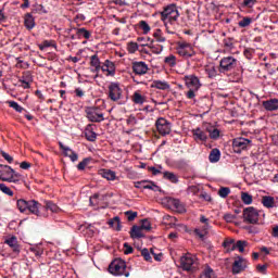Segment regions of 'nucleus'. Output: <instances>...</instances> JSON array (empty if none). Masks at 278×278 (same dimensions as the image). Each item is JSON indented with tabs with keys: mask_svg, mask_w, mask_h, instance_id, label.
Wrapping results in <instances>:
<instances>
[{
	"mask_svg": "<svg viewBox=\"0 0 278 278\" xmlns=\"http://www.w3.org/2000/svg\"><path fill=\"white\" fill-rule=\"evenodd\" d=\"M180 266L182 270L194 273L199 269V258L194 254L187 253L180 257Z\"/></svg>",
	"mask_w": 278,
	"mask_h": 278,
	"instance_id": "3",
	"label": "nucleus"
},
{
	"mask_svg": "<svg viewBox=\"0 0 278 278\" xmlns=\"http://www.w3.org/2000/svg\"><path fill=\"white\" fill-rule=\"evenodd\" d=\"M130 238H144V233H142V228L138 226H132L130 230Z\"/></svg>",
	"mask_w": 278,
	"mask_h": 278,
	"instance_id": "34",
	"label": "nucleus"
},
{
	"mask_svg": "<svg viewBox=\"0 0 278 278\" xmlns=\"http://www.w3.org/2000/svg\"><path fill=\"white\" fill-rule=\"evenodd\" d=\"M147 101V98L142 94H140V91H135L132 94V102L136 103V105H142Z\"/></svg>",
	"mask_w": 278,
	"mask_h": 278,
	"instance_id": "30",
	"label": "nucleus"
},
{
	"mask_svg": "<svg viewBox=\"0 0 278 278\" xmlns=\"http://www.w3.org/2000/svg\"><path fill=\"white\" fill-rule=\"evenodd\" d=\"M126 123L129 127H134L138 124V119H136V116L130 115L127 117Z\"/></svg>",
	"mask_w": 278,
	"mask_h": 278,
	"instance_id": "55",
	"label": "nucleus"
},
{
	"mask_svg": "<svg viewBox=\"0 0 278 278\" xmlns=\"http://www.w3.org/2000/svg\"><path fill=\"white\" fill-rule=\"evenodd\" d=\"M11 173L13 169L9 165H0V179L2 181H8Z\"/></svg>",
	"mask_w": 278,
	"mask_h": 278,
	"instance_id": "23",
	"label": "nucleus"
},
{
	"mask_svg": "<svg viewBox=\"0 0 278 278\" xmlns=\"http://www.w3.org/2000/svg\"><path fill=\"white\" fill-rule=\"evenodd\" d=\"M243 218L245 223L250 225H257L260 222V213L253 206H250L243 211Z\"/></svg>",
	"mask_w": 278,
	"mask_h": 278,
	"instance_id": "8",
	"label": "nucleus"
},
{
	"mask_svg": "<svg viewBox=\"0 0 278 278\" xmlns=\"http://www.w3.org/2000/svg\"><path fill=\"white\" fill-rule=\"evenodd\" d=\"M262 204L264 205V207L273 208L275 207V198L270 195H264L262 198Z\"/></svg>",
	"mask_w": 278,
	"mask_h": 278,
	"instance_id": "27",
	"label": "nucleus"
},
{
	"mask_svg": "<svg viewBox=\"0 0 278 278\" xmlns=\"http://www.w3.org/2000/svg\"><path fill=\"white\" fill-rule=\"evenodd\" d=\"M76 35L78 38H85L86 40H90V33L86 28H77Z\"/></svg>",
	"mask_w": 278,
	"mask_h": 278,
	"instance_id": "35",
	"label": "nucleus"
},
{
	"mask_svg": "<svg viewBox=\"0 0 278 278\" xmlns=\"http://www.w3.org/2000/svg\"><path fill=\"white\" fill-rule=\"evenodd\" d=\"M197 92H199V90L189 89L187 92H185V96L187 97V99L194 101V99H197Z\"/></svg>",
	"mask_w": 278,
	"mask_h": 278,
	"instance_id": "50",
	"label": "nucleus"
},
{
	"mask_svg": "<svg viewBox=\"0 0 278 278\" xmlns=\"http://www.w3.org/2000/svg\"><path fill=\"white\" fill-rule=\"evenodd\" d=\"M249 147H251V140L247 138L239 137L232 140V149L235 153H242V151H245Z\"/></svg>",
	"mask_w": 278,
	"mask_h": 278,
	"instance_id": "9",
	"label": "nucleus"
},
{
	"mask_svg": "<svg viewBox=\"0 0 278 278\" xmlns=\"http://www.w3.org/2000/svg\"><path fill=\"white\" fill-rule=\"evenodd\" d=\"M59 147L63 151L64 156L70 157L71 162H77L79 160V155L70 147L64 146L62 142H59Z\"/></svg>",
	"mask_w": 278,
	"mask_h": 278,
	"instance_id": "17",
	"label": "nucleus"
},
{
	"mask_svg": "<svg viewBox=\"0 0 278 278\" xmlns=\"http://www.w3.org/2000/svg\"><path fill=\"white\" fill-rule=\"evenodd\" d=\"M193 140L195 142H206L207 141V132L203 131L201 128H195L192 130Z\"/></svg>",
	"mask_w": 278,
	"mask_h": 278,
	"instance_id": "19",
	"label": "nucleus"
},
{
	"mask_svg": "<svg viewBox=\"0 0 278 278\" xmlns=\"http://www.w3.org/2000/svg\"><path fill=\"white\" fill-rule=\"evenodd\" d=\"M263 106L267 110V112H275L278 110V99L264 101Z\"/></svg>",
	"mask_w": 278,
	"mask_h": 278,
	"instance_id": "22",
	"label": "nucleus"
},
{
	"mask_svg": "<svg viewBox=\"0 0 278 278\" xmlns=\"http://www.w3.org/2000/svg\"><path fill=\"white\" fill-rule=\"evenodd\" d=\"M125 214L129 222L136 220V218L138 217V212L127 211V212H125Z\"/></svg>",
	"mask_w": 278,
	"mask_h": 278,
	"instance_id": "56",
	"label": "nucleus"
},
{
	"mask_svg": "<svg viewBox=\"0 0 278 278\" xmlns=\"http://www.w3.org/2000/svg\"><path fill=\"white\" fill-rule=\"evenodd\" d=\"M17 210L23 214L25 212H30V214H34L35 216H40V203L36 200H25L20 199L16 202Z\"/></svg>",
	"mask_w": 278,
	"mask_h": 278,
	"instance_id": "1",
	"label": "nucleus"
},
{
	"mask_svg": "<svg viewBox=\"0 0 278 278\" xmlns=\"http://www.w3.org/2000/svg\"><path fill=\"white\" fill-rule=\"evenodd\" d=\"M223 247L226 248L227 251H236V240L226 239L223 243Z\"/></svg>",
	"mask_w": 278,
	"mask_h": 278,
	"instance_id": "36",
	"label": "nucleus"
},
{
	"mask_svg": "<svg viewBox=\"0 0 278 278\" xmlns=\"http://www.w3.org/2000/svg\"><path fill=\"white\" fill-rule=\"evenodd\" d=\"M139 27L142 29L143 34L147 35L149 31H151V26L146 21L139 22Z\"/></svg>",
	"mask_w": 278,
	"mask_h": 278,
	"instance_id": "47",
	"label": "nucleus"
},
{
	"mask_svg": "<svg viewBox=\"0 0 278 278\" xmlns=\"http://www.w3.org/2000/svg\"><path fill=\"white\" fill-rule=\"evenodd\" d=\"M204 73L207 75L208 79H214L218 76V71L214 63H208L204 66Z\"/></svg>",
	"mask_w": 278,
	"mask_h": 278,
	"instance_id": "20",
	"label": "nucleus"
},
{
	"mask_svg": "<svg viewBox=\"0 0 278 278\" xmlns=\"http://www.w3.org/2000/svg\"><path fill=\"white\" fill-rule=\"evenodd\" d=\"M224 220H226V223H233V220H236V215L227 213L224 215Z\"/></svg>",
	"mask_w": 278,
	"mask_h": 278,
	"instance_id": "59",
	"label": "nucleus"
},
{
	"mask_svg": "<svg viewBox=\"0 0 278 278\" xmlns=\"http://www.w3.org/2000/svg\"><path fill=\"white\" fill-rule=\"evenodd\" d=\"M24 25L26 29H34V27H36V21L34 20V15H31L30 13H27L24 16Z\"/></svg>",
	"mask_w": 278,
	"mask_h": 278,
	"instance_id": "25",
	"label": "nucleus"
},
{
	"mask_svg": "<svg viewBox=\"0 0 278 278\" xmlns=\"http://www.w3.org/2000/svg\"><path fill=\"white\" fill-rule=\"evenodd\" d=\"M163 177L164 179H167V181H170L172 184L179 182V177L173 172H164Z\"/></svg>",
	"mask_w": 278,
	"mask_h": 278,
	"instance_id": "32",
	"label": "nucleus"
},
{
	"mask_svg": "<svg viewBox=\"0 0 278 278\" xmlns=\"http://www.w3.org/2000/svg\"><path fill=\"white\" fill-rule=\"evenodd\" d=\"M249 247V242L244 240H239L235 243V249H238L239 253H244V249Z\"/></svg>",
	"mask_w": 278,
	"mask_h": 278,
	"instance_id": "39",
	"label": "nucleus"
},
{
	"mask_svg": "<svg viewBox=\"0 0 278 278\" xmlns=\"http://www.w3.org/2000/svg\"><path fill=\"white\" fill-rule=\"evenodd\" d=\"M140 228L144 231H151V222L148 219H142Z\"/></svg>",
	"mask_w": 278,
	"mask_h": 278,
	"instance_id": "54",
	"label": "nucleus"
},
{
	"mask_svg": "<svg viewBox=\"0 0 278 278\" xmlns=\"http://www.w3.org/2000/svg\"><path fill=\"white\" fill-rule=\"evenodd\" d=\"M141 255L146 262H151V252H149V249H143Z\"/></svg>",
	"mask_w": 278,
	"mask_h": 278,
	"instance_id": "57",
	"label": "nucleus"
},
{
	"mask_svg": "<svg viewBox=\"0 0 278 278\" xmlns=\"http://www.w3.org/2000/svg\"><path fill=\"white\" fill-rule=\"evenodd\" d=\"M102 177L108 181H116V179H118V177H116V172L111 169H103Z\"/></svg>",
	"mask_w": 278,
	"mask_h": 278,
	"instance_id": "26",
	"label": "nucleus"
},
{
	"mask_svg": "<svg viewBox=\"0 0 278 278\" xmlns=\"http://www.w3.org/2000/svg\"><path fill=\"white\" fill-rule=\"evenodd\" d=\"M102 73H105L106 77H114L116 75V65L110 60H105L100 66Z\"/></svg>",
	"mask_w": 278,
	"mask_h": 278,
	"instance_id": "15",
	"label": "nucleus"
},
{
	"mask_svg": "<svg viewBox=\"0 0 278 278\" xmlns=\"http://www.w3.org/2000/svg\"><path fill=\"white\" fill-rule=\"evenodd\" d=\"M7 181L10 184H16V181H21V176L13 169V173L10 174V176L7 178Z\"/></svg>",
	"mask_w": 278,
	"mask_h": 278,
	"instance_id": "42",
	"label": "nucleus"
},
{
	"mask_svg": "<svg viewBox=\"0 0 278 278\" xmlns=\"http://www.w3.org/2000/svg\"><path fill=\"white\" fill-rule=\"evenodd\" d=\"M90 65L93 66L96 71H101V61L99 60V56L97 54L90 58Z\"/></svg>",
	"mask_w": 278,
	"mask_h": 278,
	"instance_id": "37",
	"label": "nucleus"
},
{
	"mask_svg": "<svg viewBox=\"0 0 278 278\" xmlns=\"http://www.w3.org/2000/svg\"><path fill=\"white\" fill-rule=\"evenodd\" d=\"M46 210H49L50 212L58 214L60 212V207L55 205L53 202H47L46 203Z\"/></svg>",
	"mask_w": 278,
	"mask_h": 278,
	"instance_id": "44",
	"label": "nucleus"
},
{
	"mask_svg": "<svg viewBox=\"0 0 278 278\" xmlns=\"http://www.w3.org/2000/svg\"><path fill=\"white\" fill-rule=\"evenodd\" d=\"M176 52L180 58H185V60H188L190 58H194L197 55V52H194V48L190 42L187 41H178L176 43Z\"/></svg>",
	"mask_w": 278,
	"mask_h": 278,
	"instance_id": "5",
	"label": "nucleus"
},
{
	"mask_svg": "<svg viewBox=\"0 0 278 278\" xmlns=\"http://www.w3.org/2000/svg\"><path fill=\"white\" fill-rule=\"evenodd\" d=\"M121 97H123L121 85H118V83H111L109 85V98L111 101H121Z\"/></svg>",
	"mask_w": 278,
	"mask_h": 278,
	"instance_id": "10",
	"label": "nucleus"
},
{
	"mask_svg": "<svg viewBox=\"0 0 278 278\" xmlns=\"http://www.w3.org/2000/svg\"><path fill=\"white\" fill-rule=\"evenodd\" d=\"M230 193H231V189H229L228 187H222V188L218 190V195H219L222 199H227V197H229Z\"/></svg>",
	"mask_w": 278,
	"mask_h": 278,
	"instance_id": "43",
	"label": "nucleus"
},
{
	"mask_svg": "<svg viewBox=\"0 0 278 278\" xmlns=\"http://www.w3.org/2000/svg\"><path fill=\"white\" fill-rule=\"evenodd\" d=\"M90 205H99V194H93L91 198H90Z\"/></svg>",
	"mask_w": 278,
	"mask_h": 278,
	"instance_id": "63",
	"label": "nucleus"
},
{
	"mask_svg": "<svg viewBox=\"0 0 278 278\" xmlns=\"http://www.w3.org/2000/svg\"><path fill=\"white\" fill-rule=\"evenodd\" d=\"M241 201H242V203H244V205H251V203H253V195H251L247 192H242Z\"/></svg>",
	"mask_w": 278,
	"mask_h": 278,
	"instance_id": "41",
	"label": "nucleus"
},
{
	"mask_svg": "<svg viewBox=\"0 0 278 278\" xmlns=\"http://www.w3.org/2000/svg\"><path fill=\"white\" fill-rule=\"evenodd\" d=\"M1 155H2V157H4L7 160V162H9V164H12V162H14V157H12L5 151H1Z\"/></svg>",
	"mask_w": 278,
	"mask_h": 278,
	"instance_id": "61",
	"label": "nucleus"
},
{
	"mask_svg": "<svg viewBox=\"0 0 278 278\" xmlns=\"http://www.w3.org/2000/svg\"><path fill=\"white\" fill-rule=\"evenodd\" d=\"M220 136V131L218 129L214 128L213 130L210 131V137L216 140Z\"/></svg>",
	"mask_w": 278,
	"mask_h": 278,
	"instance_id": "64",
	"label": "nucleus"
},
{
	"mask_svg": "<svg viewBox=\"0 0 278 278\" xmlns=\"http://www.w3.org/2000/svg\"><path fill=\"white\" fill-rule=\"evenodd\" d=\"M4 244H8L13 253H21V245L18 244V239L16 237L12 236L7 238Z\"/></svg>",
	"mask_w": 278,
	"mask_h": 278,
	"instance_id": "18",
	"label": "nucleus"
},
{
	"mask_svg": "<svg viewBox=\"0 0 278 278\" xmlns=\"http://www.w3.org/2000/svg\"><path fill=\"white\" fill-rule=\"evenodd\" d=\"M156 130L159 131V134H161V136H168V134H170V123L163 117H160L156 122Z\"/></svg>",
	"mask_w": 278,
	"mask_h": 278,
	"instance_id": "13",
	"label": "nucleus"
},
{
	"mask_svg": "<svg viewBox=\"0 0 278 278\" xmlns=\"http://www.w3.org/2000/svg\"><path fill=\"white\" fill-rule=\"evenodd\" d=\"M131 68L135 75H147L149 73V65L143 61L132 62Z\"/></svg>",
	"mask_w": 278,
	"mask_h": 278,
	"instance_id": "16",
	"label": "nucleus"
},
{
	"mask_svg": "<svg viewBox=\"0 0 278 278\" xmlns=\"http://www.w3.org/2000/svg\"><path fill=\"white\" fill-rule=\"evenodd\" d=\"M177 18H179V11L175 4L168 5L161 12V21H163L165 27H168V23L169 25L177 23Z\"/></svg>",
	"mask_w": 278,
	"mask_h": 278,
	"instance_id": "2",
	"label": "nucleus"
},
{
	"mask_svg": "<svg viewBox=\"0 0 278 278\" xmlns=\"http://www.w3.org/2000/svg\"><path fill=\"white\" fill-rule=\"evenodd\" d=\"M238 66V59L233 56H224L219 61V71L222 73H229V71H233Z\"/></svg>",
	"mask_w": 278,
	"mask_h": 278,
	"instance_id": "6",
	"label": "nucleus"
},
{
	"mask_svg": "<svg viewBox=\"0 0 278 278\" xmlns=\"http://www.w3.org/2000/svg\"><path fill=\"white\" fill-rule=\"evenodd\" d=\"M86 115L90 123H103V121H105L103 112H101L99 108H88Z\"/></svg>",
	"mask_w": 278,
	"mask_h": 278,
	"instance_id": "7",
	"label": "nucleus"
},
{
	"mask_svg": "<svg viewBox=\"0 0 278 278\" xmlns=\"http://www.w3.org/2000/svg\"><path fill=\"white\" fill-rule=\"evenodd\" d=\"M153 38H155L156 42H166V37H164L162 29L154 30Z\"/></svg>",
	"mask_w": 278,
	"mask_h": 278,
	"instance_id": "40",
	"label": "nucleus"
},
{
	"mask_svg": "<svg viewBox=\"0 0 278 278\" xmlns=\"http://www.w3.org/2000/svg\"><path fill=\"white\" fill-rule=\"evenodd\" d=\"M151 88H156L157 90H170V85L165 80H153Z\"/></svg>",
	"mask_w": 278,
	"mask_h": 278,
	"instance_id": "24",
	"label": "nucleus"
},
{
	"mask_svg": "<svg viewBox=\"0 0 278 278\" xmlns=\"http://www.w3.org/2000/svg\"><path fill=\"white\" fill-rule=\"evenodd\" d=\"M164 62L166 66H169L170 68H175V66H177V56L175 54H169L165 56Z\"/></svg>",
	"mask_w": 278,
	"mask_h": 278,
	"instance_id": "28",
	"label": "nucleus"
},
{
	"mask_svg": "<svg viewBox=\"0 0 278 278\" xmlns=\"http://www.w3.org/2000/svg\"><path fill=\"white\" fill-rule=\"evenodd\" d=\"M31 253H34V255H36V257H40V255H42L43 251L40 248H30Z\"/></svg>",
	"mask_w": 278,
	"mask_h": 278,
	"instance_id": "60",
	"label": "nucleus"
},
{
	"mask_svg": "<svg viewBox=\"0 0 278 278\" xmlns=\"http://www.w3.org/2000/svg\"><path fill=\"white\" fill-rule=\"evenodd\" d=\"M90 164V159H84L80 163H78V170H86V167Z\"/></svg>",
	"mask_w": 278,
	"mask_h": 278,
	"instance_id": "52",
	"label": "nucleus"
},
{
	"mask_svg": "<svg viewBox=\"0 0 278 278\" xmlns=\"http://www.w3.org/2000/svg\"><path fill=\"white\" fill-rule=\"evenodd\" d=\"M253 23V18L251 17H243L242 21L238 23L239 27H249Z\"/></svg>",
	"mask_w": 278,
	"mask_h": 278,
	"instance_id": "49",
	"label": "nucleus"
},
{
	"mask_svg": "<svg viewBox=\"0 0 278 278\" xmlns=\"http://www.w3.org/2000/svg\"><path fill=\"white\" fill-rule=\"evenodd\" d=\"M247 266H249V261L242 256H238L232 264V275H240V273H242Z\"/></svg>",
	"mask_w": 278,
	"mask_h": 278,
	"instance_id": "14",
	"label": "nucleus"
},
{
	"mask_svg": "<svg viewBox=\"0 0 278 278\" xmlns=\"http://www.w3.org/2000/svg\"><path fill=\"white\" fill-rule=\"evenodd\" d=\"M92 127H93V125L89 124L85 128V138L89 142H94V140H97V132H94V128H92Z\"/></svg>",
	"mask_w": 278,
	"mask_h": 278,
	"instance_id": "21",
	"label": "nucleus"
},
{
	"mask_svg": "<svg viewBox=\"0 0 278 278\" xmlns=\"http://www.w3.org/2000/svg\"><path fill=\"white\" fill-rule=\"evenodd\" d=\"M49 47H53V41H49V40H45L42 42V45L39 46V49L41 51H45V49L49 48Z\"/></svg>",
	"mask_w": 278,
	"mask_h": 278,
	"instance_id": "58",
	"label": "nucleus"
},
{
	"mask_svg": "<svg viewBox=\"0 0 278 278\" xmlns=\"http://www.w3.org/2000/svg\"><path fill=\"white\" fill-rule=\"evenodd\" d=\"M142 190H155V188H157V186H155V184L151 182V181H147V180H142Z\"/></svg>",
	"mask_w": 278,
	"mask_h": 278,
	"instance_id": "46",
	"label": "nucleus"
},
{
	"mask_svg": "<svg viewBox=\"0 0 278 278\" xmlns=\"http://www.w3.org/2000/svg\"><path fill=\"white\" fill-rule=\"evenodd\" d=\"M9 104V108H12L13 110H15V112H23V106H21L17 102H14V101H9L8 102Z\"/></svg>",
	"mask_w": 278,
	"mask_h": 278,
	"instance_id": "51",
	"label": "nucleus"
},
{
	"mask_svg": "<svg viewBox=\"0 0 278 278\" xmlns=\"http://www.w3.org/2000/svg\"><path fill=\"white\" fill-rule=\"evenodd\" d=\"M0 190L4 194H8V197H14V191H12L10 187L5 186V184H0Z\"/></svg>",
	"mask_w": 278,
	"mask_h": 278,
	"instance_id": "45",
	"label": "nucleus"
},
{
	"mask_svg": "<svg viewBox=\"0 0 278 278\" xmlns=\"http://www.w3.org/2000/svg\"><path fill=\"white\" fill-rule=\"evenodd\" d=\"M175 204V198H165L163 200V205H166V207H168V210H173Z\"/></svg>",
	"mask_w": 278,
	"mask_h": 278,
	"instance_id": "48",
	"label": "nucleus"
},
{
	"mask_svg": "<svg viewBox=\"0 0 278 278\" xmlns=\"http://www.w3.org/2000/svg\"><path fill=\"white\" fill-rule=\"evenodd\" d=\"M185 79V86L189 89V90H199L201 88V80L199 79V77H197V75H187L184 77Z\"/></svg>",
	"mask_w": 278,
	"mask_h": 278,
	"instance_id": "12",
	"label": "nucleus"
},
{
	"mask_svg": "<svg viewBox=\"0 0 278 278\" xmlns=\"http://www.w3.org/2000/svg\"><path fill=\"white\" fill-rule=\"evenodd\" d=\"M128 53H136L138 51V43L137 42H129L127 46Z\"/></svg>",
	"mask_w": 278,
	"mask_h": 278,
	"instance_id": "53",
	"label": "nucleus"
},
{
	"mask_svg": "<svg viewBox=\"0 0 278 278\" xmlns=\"http://www.w3.org/2000/svg\"><path fill=\"white\" fill-rule=\"evenodd\" d=\"M208 160L212 164H216L220 160V150L213 149L208 155Z\"/></svg>",
	"mask_w": 278,
	"mask_h": 278,
	"instance_id": "29",
	"label": "nucleus"
},
{
	"mask_svg": "<svg viewBox=\"0 0 278 278\" xmlns=\"http://www.w3.org/2000/svg\"><path fill=\"white\" fill-rule=\"evenodd\" d=\"M175 212H178L179 214H184L186 212V208L184 207V204L178 199L174 200V206L173 208Z\"/></svg>",
	"mask_w": 278,
	"mask_h": 278,
	"instance_id": "38",
	"label": "nucleus"
},
{
	"mask_svg": "<svg viewBox=\"0 0 278 278\" xmlns=\"http://www.w3.org/2000/svg\"><path fill=\"white\" fill-rule=\"evenodd\" d=\"M257 3V0H243V5L245 8H253Z\"/></svg>",
	"mask_w": 278,
	"mask_h": 278,
	"instance_id": "62",
	"label": "nucleus"
},
{
	"mask_svg": "<svg viewBox=\"0 0 278 278\" xmlns=\"http://www.w3.org/2000/svg\"><path fill=\"white\" fill-rule=\"evenodd\" d=\"M149 49L151 50L152 53H155V55H160V53H162V51H164V46L152 41L149 45Z\"/></svg>",
	"mask_w": 278,
	"mask_h": 278,
	"instance_id": "33",
	"label": "nucleus"
},
{
	"mask_svg": "<svg viewBox=\"0 0 278 278\" xmlns=\"http://www.w3.org/2000/svg\"><path fill=\"white\" fill-rule=\"evenodd\" d=\"M109 225L112 227V229H114V231H121V217H113L111 220H109Z\"/></svg>",
	"mask_w": 278,
	"mask_h": 278,
	"instance_id": "31",
	"label": "nucleus"
},
{
	"mask_svg": "<svg viewBox=\"0 0 278 278\" xmlns=\"http://www.w3.org/2000/svg\"><path fill=\"white\" fill-rule=\"evenodd\" d=\"M109 273H111V275H114L115 277H121L123 275L124 277H129V271H127V264L121 258L114 260L109 265Z\"/></svg>",
	"mask_w": 278,
	"mask_h": 278,
	"instance_id": "4",
	"label": "nucleus"
},
{
	"mask_svg": "<svg viewBox=\"0 0 278 278\" xmlns=\"http://www.w3.org/2000/svg\"><path fill=\"white\" fill-rule=\"evenodd\" d=\"M31 84H34V75H31V72L29 71L24 72L17 81V86L20 88H24V90H28V88H31Z\"/></svg>",
	"mask_w": 278,
	"mask_h": 278,
	"instance_id": "11",
	"label": "nucleus"
}]
</instances>
